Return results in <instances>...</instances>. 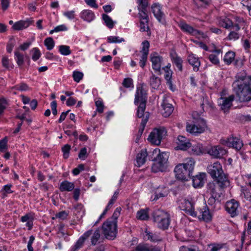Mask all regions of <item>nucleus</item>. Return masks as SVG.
Here are the masks:
<instances>
[{"instance_id": "nucleus-1", "label": "nucleus", "mask_w": 251, "mask_h": 251, "mask_svg": "<svg viewBox=\"0 0 251 251\" xmlns=\"http://www.w3.org/2000/svg\"><path fill=\"white\" fill-rule=\"evenodd\" d=\"M236 80L233 82V90L241 102L251 100V76H247L245 73H238Z\"/></svg>"}, {"instance_id": "nucleus-2", "label": "nucleus", "mask_w": 251, "mask_h": 251, "mask_svg": "<svg viewBox=\"0 0 251 251\" xmlns=\"http://www.w3.org/2000/svg\"><path fill=\"white\" fill-rule=\"evenodd\" d=\"M207 172L220 188L229 185V181L224 174L221 164L216 161L207 166Z\"/></svg>"}, {"instance_id": "nucleus-3", "label": "nucleus", "mask_w": 251, "mask_h": 251, "mask_svg": "<svg viewBox=\"0 0 251 251\" xmlns=\"http://www.w3.org/2000/svg\"><path fill=\"white\" fill-rule=\"evenodd\" d=\"M150 153L151 155H149V159L154 161L152 171L154 173L163 171L169 157L168 152H160L159 149H155Z\"/></svg>"}, {"instance_id": "nucleus-4", "label": "nucleus", "mask_w": 251, "mask_h": 251, "mask_svg": "<svg viewBox=\"0 0 251 251\" xmlns=\"http://www.w3.org/2000/svg\"><path fill=\"white\" fill-rule=\"evenodd\" d=\"M195 163L193 159L189 158L186 163L177 165L174 169L176 177L181 180H188L192 176Z\"/></svg>"}, {"instance_id": "nucleus-5", "label": "nucleus", "mask_w": 251, "mask_h": 251, "mask_svg": "<svg viewBox=\"0 0 251 251\" xmlns=\"http://www.w3.org/2000/svg\"><path fill=\"white\" fill-rule=\"evenodd\" d=\"M147 100V92L144 89L143 86H138L137 88V91L135 95L134 104L137 105L140 102L139 106L138 107L137 115L138 118H143V119H145L146 117L145 115V110L146 109V105ZM149 116L148 113L146 114V115Z\"/></svg>"}, {"instance_id": "nucleus-6", "label": "nucleus", "mask_w": 251, "mask_h": 251, "mask_svg": "<svg viewBox=\"0 0 251 251\" xmlns=\"http://www.w3.org/2000/svg\"><path fill=\"white\" fill-rule=\"evenodd\" d=\"M152 216L153 222L159 228L165 230L168 228L170 224V217L167 212L157 209L154 211Z\"/></svg>"}, {"instance_id": "nucleus-7", "label": "nucleus", "mask_w": 251, "mask_h": 251, "mask_svg": "<svg viewBox=\"0 0 251 251\" xmlns=\"http://www.w3.org/2000/svg\"><path fill=\"white\" fill-rule=\"evenodd\" d=\"M197 199L194 197L188 196L179 201V207L187 214L194 217L197 216V211L195 210Z\"/></svg>"}, {"instance_id": "nucleus-8", "label": "nucleus", "mask_w": 251, "mask_h": 251, "mask_svg": "<svg viewBox=\"0 0 251 251\" xmlns=\"http://www.w3.org/2000/svg\"><path fill=\"white\" fill-rule=\"evenodd\" d=\"M102 229L106 238L114 239L117 232V225L115 222H111L110 220H107L103 224Z\"/></svg>"}, {"instance_id": "nucleus-9", "label": "nucleus", "mask_w": 251, "mask_h": 251, "mask_svg": "<svg viewBox=\"0 0 251 251\" xmlns=\"http://www.w3.org/2000/svg\"><path fill=\"white\" fill-rule=\"evenodd\" d=\"M225 91L223 90L220 93L221 97L218 99V104L220 109L224 112H228L232 105V102L234 100L235 97L233 95L228 97H225Z\"/></svg>"}, {"instance_id": "nucleus-10", "label": "nucleus", "mask_w": 251, "mask_h": 251, "mask_svg": "<svg viewBox=\"0 0 251 251\" xmlns=\"http://www.w3.org/2000/svg\"><path fill=\"white\" fill-rule=\"evenodd\" d=\"M166 133V130L164 127L155 128L150 133L148 140L152 144L159 145L163 137Z\"/></svg>"}, {"instance_id": "nucleus-11", "label": "nucleus", "mask_w": 251, "mask_h": 251, "mask_svg": "<svg viewBox=\"0 0 251 251\" xmlns=\"http://www.w3.org/2000/svg\"><path fill=\"white\" fill-rule=\"evenodd\" d=\"M206 127V122L202 119H199L196 123H187L186 127L187 132L195 135L203 132Z\"/></svg>"}, {"instance_id": "nucleus-12", "label": "nucleus", "mask_w": 251, "mask_h": 251, "mask_svg": "<svg viewBox=\"0 0 251 251\" xmlns=\"http://www.w3.org/2000/svg\"><path fill=\"white\" fill-rule=\"evenodd\" d=\"M149 1L150 0H136L140 21H143L149 23V18L147 13V8L149 5Z\"/></svg>"}, {"instance_id": "nucleus-13", "label": "nucleus", "mask_w": 251, "mask_h": 251, "mask_svg": "<svg viewBox=\"0 0 251 251\" xmlns=\"http://www.w3.org/2000/svg\"><path fill=\"white\" fill-rule=\"evenodd\" d=\"M178 26L181 30L184 32L189 34L193 36H201L203 38H205L206 36L202 31L194 28L190 25L187 24L184 21H181L178 23Z\"/></svg>"}, {"instance_id": "nucleus-14", "label": "nucleus", "mask_w": 251, "mask_h": 251, "mask_svg": "<svg viewBox=\"0 0 251 251\" xmlns=\"http://www.w3.org/2000/svg\"><path fill=\"white\" fill-rule=\"evenodd\" d=\"M150 61L152 63V68L155 72L160 75L163 57L160 56L158 53L154 52L150 54Z\"/></svg>"}, {"instance_id": "nucleus-15", "label": "nucleus", "mask_w": 251, "mask_h": 251, "mask_svg": "<svg viewBox=\"0 0 251 251\" xmlns=\"http://www.w3.org/2000/svg\"><path fill=\"white\" fill-rule=\"evenodd\" d=\"M221 143L237 150H241L243 146L242 141L240 138L233 136L227 138L226 140H222Z\"/></svg>"}, {"instance_id": "nucleus-16", "label": "nucleus", "mask_w": 251, "mask_h": 251, "mask_svg": "<svg viewBox=\"0 0 251 251\" xmlns=\"http://www.w3.org/2000/svg\"><path fill=\"white\" fill-rule=\"evenodd\" d=\"M239 203L234 199L227 201L226 203V210L232 217L237 215Z\"/></svg>"}, {"instance_id": "nucleus-17", "label": "nucleus", "mask_w": 251, "mask_h": 251, "mask_svg": "<svg viewBox=\"0 0 251 251\" xmlns=\"http://www.w3.org/2000/svg\"><path fill=\"white\" fill-rule=\"evenodd\" d=\"M151 11L154 17L159 22L163 23L165 22V14L162 11V7L158 3H155L152 4Z\"/></svg>"}, {"instance_id": "nucleus-18", "label": "nucleus", "mask_w": 251, "mask_h": 251, "mask_svg": "<svg viewBox=\"0 0 251 251\" xmlns=\"http://www.w3.org/2000/svg\"><path fill=\"white\" fill-rule=\"evenodd\" d=\"M226 153V150L219 145L211 147L208 151V153L215 158H221Z\"/></svg>"}, {"instance_id": "nucleus-19", "label": "nucleus", "mask_w": 251, "mask_h": 251, "mask_svg": "<svg viewBox=\"0 0 251 251\" xmlns=\"http://www.w3.org/2000/svg\"><path fill=\"white\" fill-rule=\"evenodd\" d=\"M143 236L145 240H149L151 242H157L162 240L159 234L153 232L149 230L147 228H146L143 233Z\"/></svg>"}, {"instance_id": "nucleus-20", "label": "nucleus", "mask_w": 251, "mask_h": 251, "mask_svg": "<svg viewBox=\"0 0 251 251\" xmlns=\"http://www.w3.org/2000/svg\"><path fill=\"white\" fill-rule=\"evenodd\" d=\"M169 193L167 187L164 186L158 187L154 191V195L151 196V199L152 201H156L160 198L166 197Z\"/></svg>"}, {"instance_id": "nucleus-21", "label": "nucleus", "mask_w": 251, "mask_h": 251, "mask_svg": "<svg viewBox=\"0 0 251 251\" xmlns=\"http://www.w3.org/2000/svg\"><path fill=\"white\" fill-rule=\"evenodd\" d=\"M170 56L173 64L176 66L178 71L182 72L183 71V60L182 58L175 51H172L170 52Z\"/></svg>"}, {"instance_id": "nucleus-22", "label": "nucleus", "mask_w": 251, "mask_h": 251, "mask_svg": "<svg viewBox=\"0 0 251 251\" xmlns=\"http://www.w3.org/2000/svg\"><path fill=\"white\" fill-rule=\"evenodd\" d=\"M34 21L31 19H26V20H21L15 23L12 28L15 30H22L28 27Z\"/></svg>"}, {"instance_id": "nucleus-23", "label": "nucleus", "mask_w": 251, "mask_h": 251, "mask_svg": "<svg viewBox=\"0 0 251 251\" xmlns=\"http://www.w3.org/2000/svg\"><path fill=\"white\" fill-rule=\"evenodd\" d=\"M177 146L176 148L177 150H186L191 147L189 140L183 136H178L177 137Z\"/></svg>"}, {"instance_id": "nucleus-24", "label": "nucleus", "mask_w": 251, "mask_h": 251, "mask_svg": "<svg viewBox=\"0 0 251 251\" xmlns=\"http://www.w3.org/2000/svg\"><path fill=\"white\" fill-rule=\"evenodd\" d=\"M136 247L139 251H161L159 247L144 242L138 244Z\"/></svg>"}, {"instance_id": "nucleus-25", "label": "nucleus", "mask_w": 251, "mask_h": 251, "mask_svg": "<svg viewBox=\"0 0 251 251\" xmlns=\"http://www.w3.org/2000/svg\"><path fill=\"white\" fill-rule=\"evenodd\" d=\"M92 234V229L86 231L79 237L73 248H74L76 251L78 249L82 248L86 240L89 238L91 236Z\"/></svg>"}, {"instance_id": "nucleus-26", "label": "nucleus", "mask_w": 251, "mask_h": 251, "mask_svg": "<svg viewBox=\"0 0 251 251\" xmlns=\"http://www.w3.org/2000/svg\"><path fill=\"white\" fill-rule=\"evenodd\" d=\"M151 155V153L148 154L146 149L142 150L137 154L136 165L138 167L143 165L145 163L147 158H149V155Z\"/></svg>"}, {"instance_id": "nucleus-27", "label": "nucleus", "mask_w": 251, "mask_h": 251, "mask_svg": "<svg viewBox=\"0 0 251 251\" xmlns=\"http://www.w3.org/2000/svg\"><path fill=\"white\" fill-rule=\"evenodd\" d=\"M200 220H203L205 222H208L211 220L212 216L209 209L206 206H203L200 209L199 214L197 216Z\"/></svg>"}, {"instance_id": "nucleus-28", "label": "nucleus", "mask_w": 251, "mask_h": 251, "mask_svg": "<svg viewBox=\"0 0 251 251\" xmlns=\"http://www.w3.org/2000/svg\"><path fill=\"white\" fill-rule=\"evenodd\" d=\"M206 176L205 173H200L193 177V185L195 188L201 187L204 184V179Z\"/></svg>"}, {"instance_id": "nucleus-29", "label": "nucleus", "mask_w": 251, "mask_h": 251, "mask_svg": "<svg viewBox=\"0 0 251 251\" xmlns=\"http://www.w3.org/2000/svg\"><path fill=\"white\" fill-rule=\"evenodd\" d=\"M162 106L163 110L162 115L164 117L169 116L174 110V107L172 104L168 102V100H167L164 99L163 100L162 103Z\"/></svg>"}, {"instance_id": "nucleus-30", "label": "nucleus", "mask_w": 251, "mask_h": 251, "mask_svg": "<svg viewBox=\"0 0 251 251\" xmlns=\"http://www.w3.org/2000/svg\"><path fill=\"white\" fill-rule=\"evenodd\" d=\"M210 51L212 53L209 54L208 56L209 61L214 65H219L220 64V61L218 56L221 52V50L216 49Z\"/></svg>"}, {"instance_id": "nucleus-31", "label": "nucleus", "mask_w": 251, "mask_h": 251, "mask_svg": "<svg viewBox=\"0 0 251 251\" xmlns=\"http://www.w3.org/2000/svg\"><path fill=\"white\" fill-rule=\"evenodd\" d=\"M188 61L189 63L193 67L194 71L197 72L199 70L201 63L199 58L197 57L194 54H190L188 57Z\"/></svg>"}, {"instance_id": "nucleus-32", "label": "nucleus", "mask_w": 251, "mask_h": 251, "mask_svg": "<svg viewBox=\"0 0 251 251\" xmlns=\"http://www.w3.org/2000/svg\"><path fill=\"white\" fill-rule=\"evenodd\" d=\"M219 24L226 29L232 28L233 29V22L229 18L226 16H221L218 19Z\"/></svg>"}, {"instance_id": "nucleus-33", "label": "nucleus", "mask_w": 251, "mask_h": 251, "mask_svg": "<svg viewBox=\"0 0 251 251\" xmlns=\"http://www.w3.org/2000/svg\"><path fill=\"white\" fill-rule=\"evenodd\" d=\"M75 185L73 182L67 180L62 181L59 187V189L61 192H71L74 189Z\"/></svg>"}, {"instance_id": "nucleus-34", "label": "nucleus", "mask_w": 251, "mask_h": 251, "mask_svg": "<svg viewBox=\"0 0 251 251\" xmlns=\"http://www.w3.org/2000/svg\"><path fill=\"white\" fill-rule=\"evenodd\" d=\"M80 17L84 21L90 22L94 19L95 14L90 10H84L80 13Z\"/></svg>"}, {"instance_id": "nucleus-35", "label": "nucleus", "mask_w": 251, "mask_h": 251, "mask_svg": "<svg viewBox=\"0 0 251 251\" xmlns=\"http://www.w3.org/2000/svg\"><path fill=\"white\" fill-rule=\"evenodd\" d=\"M246 23L243 18L236 17L235 18V24H233V29L239 31L241 28H244Z\"/></svg>"}, {"instance_id": "nucleus-36", "label": "nucleus", "mask_w": 251, "mask_h": 251, "mask_svg": "<svg viewBox=\"0 0 251 251\" xmlns=\"http://www.w3.org/2000/svg\"><path fill=\"white\" fill-rule=\"evenodd\" d=\"M149 208L142 209L137 212L136 218L138 220L146 221L149 219Z\"/></svg>"}, {"instance_id": "nucleus-37", "label": "nucleus", "mask_w": 251, "mask_h": 251, "mask_svg": "<svg viewBox=\"0 0 251 251\" xmlns=\"http://www.w3.org/2000/svg\"><path fill=\"white\" fill-rule=\"evenodd\" d=\"M148 121V115H146V118L142 120V121L141 123V125L140 128L138 130V132L136 135V138L135 139V142L138 143L139 141L142 133L144 130L146 125Z\"/></svg>"}, {"instance_id": "nucleus-38", "label": "nucleus", "mask_w": 251, "mask_h": 251, "mask_svg": "<svg viewBox=\"0 0 251 251\" xmlns=\"http://www.w3.org/2000/svg\"><path fill=\"white\" fill-rule=\"evenodd\" d=\"M150 83L152 88L157 89L161 84V80L158 77L156 76L153 73H151V75L150 79Z\"/></svg>"}, {"instance_id": "nucleus-39", "label": "nucleus", "mask_w": 251, "mask_h": 251, "mask_svg": "<svg viewBox=\"0 0 251 251\" xmlns=\"http://www.w3.org/2000/svg\"><path fill=\"white\" fill-rule=\"evenodd\" d=\"M91 238V245L95 246L100 237V229L97 228L94 232H92Z\"/></svg>"}, {"instance_id": "nucleus-40", "label": "nucleus", "mask_w": 251, "mask_h": 251, "mask_svg": "<svg viewBox=\"0 0 251 251\" xmlns=\"http://www.w3.org/2000/svg\"><path fill=\"white\" fill-rule=\"evenodd\" d=\"M235 53L232 51L227 52L224 57V61L226 65H229L234 60Z\"/></svg>"}, {"instance_id": "nucleus-41", "label": "nucleus", "mask_w": 251, "mask_h": 251, "mask_svg": "<svg viewBox=\"0 0 251 251\" xmlns=\"http://www.w3.org/2000/svg\"><path fill=\"white\" fill-rule=\"evenodd\" d=\"M15 59L17 64L19 67L23 65L24 62V55L20 52L19 50L16 49L14 51Z\"/></svg>"}, {"instance_id": "nucleus-42", "label": "nucleus", "mask_w": 251, "mask_h": 251, "mask_svg": "<svg viewBox=\"0 0 251 251\" xmlns=\"http://www.w3.org/2000/svg\"><path fill=\"white\" fill-rule=\"evenodd\" d=\"M163 69L165 72L164 78L167 81V83L169 85L170 88L171 90H173V89H172L173 84H172V71L170 70H166L165 68H163Z\"/></svg>"}, {"instance_id": "nucleus-43", "label": "nucleus", "mask_w": 251, "mask_h": 251, "mask_svg": "<svg viewBox=\"0 0 251 251\" xmlns=\"http://www.w3.org/2000/svg\"><path fill=\"white\" fill-rule=\"evenodd\" d=\"M32 59L33 61H36L39 59L41 56V53L37 48H34L30 50Z\"/></svg>"}, {"instance_id": "nucleus-44", "label": "nucleus", "mask_w": 251, "mask_h": 251, "mask_svg": "<svg viewBox=\"0 0 251 251\" xmlns=\"http://www.w3.org/2000/svg\"><path fill=\"white\" fill-rule=\"evenodd\" d=\"M211 195V197L208 199L207 201V202L209 205L212 206L216 203L220 202V200H219V198L221 197L220 194H214L213 195Z\"/></svg>"}, {"instance_id": "nucleus-45", "label": "nucleus", "mask_w": 251, "mask_h": 251, "mask_svg": "<svg viewBox=\"0 0 251 251\" xmlns=\"http://www.w3.org/2000/svg\"><path fill=\"white\" fill-rule=\"evenodd\" d=\"M102 17L106 25L109 28H112L114 26V23L112 19L105 14H103Z\"/></svg>"}, {"instance_id": "nucleus-46", "label": "nucleus", "mask_w": 251, "mask_h": 251, "mask_svg": "<svg viewBox=\"0 0 251 251\" xmlns=\"http://www.w3.org/2000/svg\"><path fill=\"white\" fill-rule=\"evenodd\" d=\"M107 41L108 43H120L125 42V39L118 36H110L107 37Z\"/></svg>"}, {"instance_id": "nucleus-47", "label": "nucleus", "mask_w": 251, "mask_h": 251, "mask_svg": "<svg viewBox=\"0 0 251 251\" xmlns=\"http://www.w3.org/2000/svg\"><path fill=\"white\" fill-rule=\"evenodd\" d=\"M193 1L196 6L200 8L208 5L211 0H193Z\"/></svg>"}, {"instance_id": "nucleus-48", "label": "nucleus", "mask_w": 251, "mask_h": 251, "mask_svg": "<svg viewBox=\"0 0 251 251\" xmlns=\"http://www.w3.org/2000/svg\"><path fill=\"white\" fill-rule=\"evenodd\" d=\"M59 51L63 55H68L71 53L70 47L66 45H61L59 47Z\"/></svg>"}, {"instance_id": "nucleus-49", "label": "nucleus", "mask_w": 251, "mask_h": 251, "mask_svg": "<svg viewBox=\"0 0 251 251\" xmlns=\"http://www.w3.org/2000/svg\"><path fill=\"white\" fill-rule=\"evenodd\" d=\"M7 105V102L5 99L3 98L0 99V118L3 115Z\"/></svg>"}, {"instance_id": "nucleus-50", "label": "nucleus", "mask_w": 251, "mask_h": 251, "mask_svg": "<svg viewBox=\"0 0 251 251\" xmlns=\"http://www.w3.org/2000/svg\"><path fill=\"white\" fill-rule=\"evenodd\" d=\"M45 45L48 50H52L54 46V42L51 37H48L45 40Z\"/></svg>"}, {"instance_id": "nucleus-51", "label": "nucleus", "mask_w": 251, "mask_h": 251, "mask_svg": "<svg viewBox=\"0 0 251 251\" xmlns=\"http://www.w3.org/2000/svg\"><path fill=\"white\" fill-rule=\"evenodd\" d=\"M208 190L210 192L211 195L221 194V193L217 192V187L213 182H210L207 185Z\"/></svg>"}, {"instance_id": "nucleus-52", "label": "nucleus", "mask_w": 251, "mask_h": 251, "mask_svg": "<svg viewBox=\"0 0 251 251\" xmlns=\"http://www.w3.org/2000/svg\"><path fill=\"white\" fill-rule=\"evenodd\" d=\"M83 74L79 71H75L73 72V77L75 81L79 82L83 78Z\"/></svg>"}, {"instance_id": "nucleus-53", "label": "nucleus", "mask_w": 251, "mask_h": 251, "mask_svg": "<svg viewBox=\"0 0 251 251\" xmlns=\"http://www.w3.org/2000/svg\"><path fill=\"white\" fill-rule=\"evenodd\" d=\"M121 210V208L120 207H117L114 211L111 219H108L110 220L111 222H115L116 223V225H117V219L120 216V212Z\"/></svg>"}, {"instance_id": "nucleus-54", "label": "nucleus", "mask_w": 251, "mask_h": 251, "mask_svg": "<svg viewBox=\"0 0 251 251\" xmlns=\"http://www.w3.org/2000/svg\"><path fill=\"white\" fill-rule=\"evenodd\" d=\"M142 49L141 52L142 54L148 55L149 51L150 43L149 41L146 40L142 43Z\"/></svg>"}, {"instance_id": "nucleus-55", "label": "nucleus", "mask_w": 251, "mask_h": 251, "mask_svg": "<svg viewBox=\"0 0 251 251\" xmlns=\"http://www.w3.org/2000/svg\"><path fill=\"white\" fill-rule=\"evenodd\" d=\"M95 105L97 107V111L99 113H102L103 112L104 105L101 100H98L95 101Z\"/></svg>"}, {"instance_id": "nucleus-56", "label": "nucleus", "mask_w": 251, "mask_h": 251, "mask_svg": "<svg viewBox=\"0 0 251 251\" xmlns=\"http://www.w3.org/2000/svg\"><path fill=\"white\" fill-rule=\"evenodd\" d=\"M71 150V146L66 144L62 148V151L63 152V157L65 159L69 157V152Z\"/></svg>"}, {"instance_id": "nucleus-57", "label": "nucleus", "mask_w": 251, "mask_h": 251, "mask_svg": "<svg viewBox=\"0 0 251 251\" xmlns=\"http://www.w3.org/2000/svg\"><path fill=\"white\" fill-rule=\"evenodd\" d=\"M241 4L248 10L249 14L251 16V0H242Z\"/></svg>"}, {"instance_id": "nucleus-58", "label": "nucleus", "mask_w": 251, "mask_h": 251, "mask_svg": "<svg viewBox=\"0 0 251 251\" xmlns=\"http://www.w3.org/2000/svg\"><path fill=\"white\" fill-rule=\"evenodd\" d=\"M11 185H4L1 190V192H3V197L4 198L5 197L7 196V194L12 193L13 192L11 190Z\"/></svg>"}, {"instance_id": "nucleus-59", "label": "nucleus", "mask_w": 251, "mask_h": 251, "mask_svg": "<svg viewBox=\"0 0 251 251\" xmlns=\"http://www.w3.org/2000/svg\"><path fill=\"white\" fill-rule=\"evenodd\" d=\"M15 88L17 90L21 91H25L29 89L28 85L25 83H22L16 85L15 86Z\"/></svg>"}, {"instance_id": "nucleus-60", "label": "nucleus", "mask_w": 251, "mask_h": 251, "mask_svg": "<svg viewBox=\"0 0 251 251\" xmlns=\"http://www.w3.org/2000/svg\"><path fill=\"white\" fill-rule=\"evenodd\" d=\"M122 84L126 88L133 87L132 79L129 77L125 78L122 83Z\"/></svg>"}, {"instance_id": "nucleus-61", "label": "nucleus", "mask_w": 251, "mask_h": 251, "mask_svg": "<svg viewBox=\"0 0 251 251\" xmlns=\"http://www.w3.org/2000/svg\"><path fill=\"white\" fill-rule=\"evenodd\" d=\"M75 209L77 211V213H79L81 216L84 214V206L81 203H77L76 205L74 206Z\"/></svg>"}, {"instance_id": "nucleus-62", "label": "nucleus", "mask_w": 251, "mask_h": 251, "mask_svg": "<svg viewBox=\"0 0 251 251\" xmlns=\"http://www.w3.org/2000/svg\"><path fill=\"white\" fill-rule=\"evenodd\" d=\"M237 31H236L235 30V31H231L228 36V39L229 40H236L238 39L240 37V35H239V33L237 32Z\"/></svg>"}, {"instance_id": "nucleus-63", "label": "nucleus", "mask_w": 251, "mask_h": 251, "mask_svg": "<svg viewBox=\"0 0 251 251\" xmlns=\"http://www.w3.org/2000/svg\"><path fill=\"white\" fill-rule=\"evenodd\" d=\"M148 23L146 21H140V30L142 32L148 31L149 29Z\"/></svg>"}, {"instance_id": "nucleus-64", "label": "nucleus", "mask_w": 251, "mask_h": 251, "mask_svg": "<svg viewBox=\"0 0 251 251\" xmlns=\"http://www.w3.org/2000/svg\"><path fill=\"white\" fill-rule=\"evenodd\" d=\"M148 55L146 54H142L139 61V65L142 68H144L146 65L147 62Z\"/></svg>"}]
</instances>
